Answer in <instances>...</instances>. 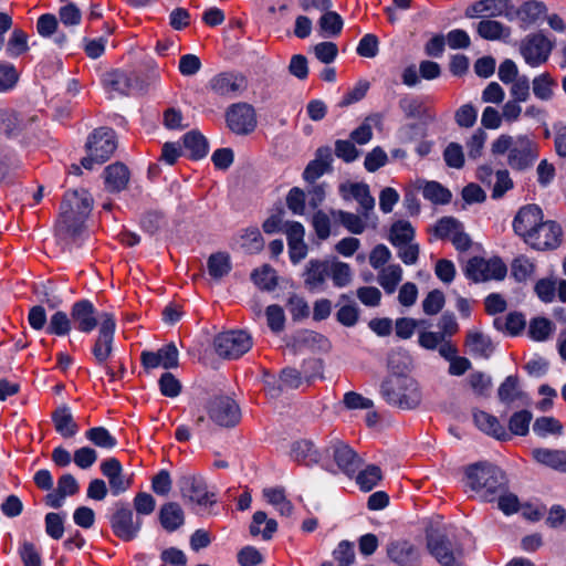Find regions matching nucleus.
<instances>
[{"label": "nucleus", "mask_w": 566, "mask_h": 566, "mask_svg": "<svg viewBox=\"0 0 566 566\" xmlns=\"http://www.w3.org/2000/svg\"><path fill=\"white\" fill-rule=\"evenodd\" d=\"M247 87L245 77L234 72H223L214 75L208 88L216 95L227 98L235 97Z\"/></svg>", "instance_id": "a211bd4d"}, {"label": "nucleus", "mask_w": 566, "mask_h": 566, "mask_svg": "<svg viewBox=\"0 0 566 566\" xmlns=\"http://www.w3.org/2000/svg\"><path fill=\"white\" fill-rule=\"evenodd\" d=\"M381 478L382 474L380 468L375 464H370L357 474L356 482L360 490L368 492L379 483Z\"/></svg>", "instance_id": "3c124183"}, {"label": "nucleus", "mask_w": 566, "mask_h": 566, "mask_svg": "<svg viewBox=\"0 0 566 566\" xmlns=\"http://www.w3.org/2000/svg\"><path fill=\"white\" fill-rule=\"evenodd\" d=\"M462 224L452 217L441 218L433 228V233L439 239H449L453 237Z\"/></svg>", "instance_id": "e2e57ef3"}, {"label": "nucleus", "mask_w": 566, "mask_h": 566, "mask_svg": "<svg viewBox=\"0 0 566 566\" xmlns=\"http://www.w3.org/2000/svg\"><path fill=\"white\" fill-rule=\"evenodd\" d=\"M207 412L211 421L226 428L234 427L241 418L238 403L227 396L210 399L207 405Z\"/></svg>", "instance_id": "9b49d317"}, {"label": "nucleus", "mask_w": 566, "mask_h": 566, "mask_svg": "<svg viewBox=\"0 0 566 566\" xmlns=\"http://www.w3.org/2000/svg\"><path fill=\"white\" fill-rule=\"evenodd\" d=\"M465 345L471 354L484 358H488L493 352L491 339L479 332H469Z\"/></svg>", "instance_id": "ea45409f"}, {"label": "nucleus", "mask_w": 566, "mask_h": 566, "mask_svg": "<svg viewBox=\"0 0 566 566\" xmlns=\"http://www.w3.org/2000/svg\"><path fill=\"white\" fill-rule=\"evenodd\" d=\"M117 148L115 132L111 128L99 127L88 137L86 143L87 156L81 160V165L92 170L94 164L102 165L111 158Z\"/></svg>", "instance_id": "39448f33"}, {"label": "nucleus", "mask_w": 566, "mask_h": 566, "mask_svg": "<svg viewBox=\"0 0 566 566\" xmlns=\"http://www.w3.org/2000/svg\"><path fill=\"white\" fill-rule=\"evenodd\" d=\"M101 471L107 478L111 492L115 496L126 492L133 483V478L123 472V467L116 458L102 462Z\"/></svg>", "instance_id": "b1692460"}, {"label": "nucleus", "mask_w": 566, "mask_h": 566, "mask_svg": "<svg viewBox=\"0 0 566 566\" xmlns=\"http://www.w3.org/2000/svg\"><path fill=\"white\" fill-rule=\"evenodd\" d=\"M418 188L422 189L426 199L437 205H446L451 200V192L437 181H419Z\"/></svg>", "instance_id": "4c0bfd02"}, {"label": "nucleus", "mask_w": 566, "mask_h": 566, "mask_svg": "<svg viewBox=\"0 0 566 566\" xmlns=\"http://www.w3.org/2000/svg\"><path fill=\"white\" fill-rule=\"evenodd\" d=\"M329 275L333 280V283L337 287L347 286L353 279V273L349 264L334 261L329 263Z\"/></svg>", "instance_id": "864d4df0"}, {"label": "nucleus", "mask_w": 566, "mask_h": 566, "mask_svg": "<svg viewBox=\"0 0 566 566\" xmlns=\"http://www.w3.org/2000/svg\"><path fill=\"white\" fill-rule=\"evenodd\" d=\"M310 384L311 376L306 371L302 373L295 368H284L280 374V382L284 388L296 389L302 386L303 382Z\"/></svg>", "instance_id": "4d7b16f0"}, {"label": "nucleus", "mask_w": 566, "mask_h": 566, "mask_svg": "<svg viewBox=\"0 0 566 566\" xmlns=\"http://www.w3.org/2000/svg\"><path fill=\"white\" fill-rule=\"evenodd\" d=\"M478 111L472 104L460 106L454 114L455 123L463 128H471L476 123Z\"/></svg>", "instance_id": "774afa93"}, {"label": "nucleus", "mask_w": 566, "mask_h": 566, "mask_svg": "<svg viewBox=\"0 0 566 566\" xmlns=\"http://www.w3.org/2000/svg\"><path fill=\"white\" fill-rule=\"evenodd\" d=\"M29 50L28 35L21 29H15L7 44V53L11 57H18Z\"/></svg>", "instance_id": "13d9d810"}, {"label": "nucleus", "mask_w": 566, "mask_h": 566, "mask_svg": "<svg viewBox=\"0 0 566 566\" xmlns=\"http://www.w3.org/2000/svg\"><path fill=\"white\" fill-rule=\"evenodd\" d=\"M511 271L518 282H524L534 274L535 264L527 256L518 255L513 260Z\"/></svg>", "instance_id": "052dcab7"}, {"label": "nucleus", "mask_w": 566, "mask_h": 566, "mask_svg": "<svg viewBox=\"0 0 566 566\" xmlns=\"http://www.w3.org/2000/svg\"><path fill=\"white\" fill-rule=\"evenodd\" d=\"M415 238V229L409 221L399 220L390 228L389 240L395 245L409 243Z\"/></svg>", "instance_id": "de8ad7c7"}, {"label": "nucleus", "mask_w": 566, "mask_h": 566, "mask_svg": "<svg viewBox=\"0 0 566 566\" xmlns=\"http://www.w3.org/2000/svg\"><path fill=\"white\" fill-rule=\"evenodd\" d=\"M52 421L56 432L65 439L74 437L78 431V426L66 405L57 407L52 412Z\"/></svg>", "instance_id": "cd10ccee"}, {"label": "nucleus", "mask_w": 566, "mask_h": 566, "mask_svg": "<svg viewBox=\"0 0 566 566\" xmlns=\"http://www.w3.org/2000/svg\"><path fill=\"white\" fill-rule=\"evenodd\" d=\"M291 458L300 464L310 467L319 462L321 454L311 440H298L291 447Z\"/></svg>", "instance_id": "7c9ffc66"}, {"label": "nucleus", "mask_w": 566, "mask_h": 566, "mask_svg": "<svg viewBox=\"0 0 566 566\" xmlns=\"http://www.w3.org/2000/svg\"><path fill=\"white\" fill-rule=\"evenodd\" d=\"M326 453L332 455L337 468L348 476L354 475L363 464V460L346 443L332 441L326 448Z\"/></svg>", "instance_id": "6ab92c4d"}, {"label": "nucleus", "mask_w": 566, "mask_h": 566, "mask_svg": "<svg viewBox=\"0 0 566 566\" xmlns=\"http://www.w3.org/2000/svg\"><path fill=\"white\" fill-rule=\"evenodd\" d=\"M106 189L111 192L124 190L129 181V170L122 163H115L107 166L104 170Z\"/></svg>", "instance_id": "c85d7f7f"}, {"label": "nucleus", "mask_w": 566, "mask_h": 566, "mask_svg": "<svg viewBox=\"0 0 566 566\" xmlns=\"http://www.w3.org/2000/svg\"><path fill=\"white\" fill-rule=\"evenodd\" d=\"M380 392L389 405L403 410L417 408L422 400L418 381L409 375H389L382 381Z\"/></svg>", "instance_id": "20e7f679"}, {"label": "nucleus", "mask_w": 566, "mask_h": 566, "mask_svg": "<svg viewBox=\"0 0 566 566\" xmlns=\"http://www.w3.org/2000/svg\"><path fill=\"white\" fill-rule=\"evenodd\" d=\"M499 399L504 403H511L517 399H523L526 395L520 389L518 378L509 376L500 385L497 390Z\"/></svg>", "instance_id": "a18cd8bd"}, {"label": "nucleus", "mask_w": 566, "mask_h": 566, "mask_svg": "<svg viewBox=\"0 0 566 566\" xmlns=\"http://www.w3.org/2000/svg\"><path fill=\"white\" fill-rule=\"evenodd\" d=\"M140 360L146 369L163 367L165 369L177 368L179 365V353L174 343H169L157 352L145 350L140 355Z\"/></svg>", "instance_id": "4be33fe9"}, {"label": "nucleus", "mask_w": 566, "mask_h": 566, "mask_svg": "<svg viewBox=\"0 0 566 566\" xmlns=\"http://www.w3.org/2000/svg\"><path fill=\"white\" fill-rule=\"evenodd\" d=\"M402 280V269L398 264H390L382 268L378 275V282L388 294L396 291L397 285Z\"/></svg>", "instance_id": "c03bdc74"}, {"label": "nucleus", "mask_w": 566, "mask_h": 566, "mask_svg": "<svg viewBox=\"0 0 566 566\" xmlns=\"http://www.w3.org/2000/svg\"><path fill=\"white\" fill-rule=\"evenodd\" d=\"M71 317L74 326L82 333H91L101 324V314L88 300L75 302L71 308Z\"/></svg>", "instance_id": "5701e85b"}, {"label": "nucleus", "mask_w": 566, "mask_h": 566, "mask_svg": "<svg viewBox=\"0 0 566 566\" xmlns=\"http://www.w3.org/2000/svg\"><path fill=\"white\" fill-rule=\"evenodd\" d=\"M184 145L186 150H188L190 156L195 159L202 158L208 153V144L206 138L197 132L187 133L184 136Z\"/></svg>", "instance_id": "09e8293b"}, {"label": "nucleus", "mask_w": 566, "mask_h": 566, "mask_svg": "<svg viewBox=\"0 0 566 566\" xmlns=\"http://www.w3.org/2000/svg\"><path fill=\"white\" fill-rule=\"evenodd\" d=\"M468 485L478 492L485 502H492L496 495L506 491L507 479L505 473L496 465L480 462L465 470Z\"/></svg>", "instance_id": "7ed1b4c3"}, {"label": "nucleus", "mask_w": 566, "mask_h": 566, "mask_svg": "<svg viewBox=\"0 0 566 566\" xmlns=\"http://www.w3.org/2000/svg\"><path fill=\"white\" fill-rule=\"evenodd\" d=\"M159 520L166 531L174 532L184 525L185 513L178 503L169 502L161 506Z\"/></svg>", "instance_id": "473e14b6"}, {"label": "nucleus", "mask_w": 566, "mask_h": 566, "mask_svg": "<svg viewBox=\"0 0 566 566\" xmlns=\"http://www.w3.org/2000/svg\"><path fill=\"white\" fill-rule=\"evenodd\" d=\"M178 486L181 497L189 503L206 509L217 502L216 494L208 491L207 483L200 475L184 474L178 480Z\"/></svg>", "instance_id": "6e6552de"}, {"label": "nucleus", "mask_w": 566, "mask_h": 566, "mask_svg": "<svg viewBox=\"0 0 566 566\" xmlns=\"http://www.w3.org/2000/svg\"><path fill=\"white\" fill-rule=\"evenodd\" d=\"M263 496L265 500L283 516H290L293 512L292 503L286 499L284 489L282 488H269L263 490Z\"/></svg>", "instance_id": "37998d69"}, {"label": "nucleus", "mask_w": 566, "mask_h": 566, "mask_svg": "<svg viewBox=\"0 0 566 566\" xmlns=\"http://www.w3.org/2000/svg\"><path fill=\"white\" fill-rule=\"evenodd\" d=\"M137 77L133 73L119 70L107 72L103 76V85L108 92L127 95L136 86Z\"/></svg>", "instance_id": "393cba45"}, {"label": "nucleus", "mask_w": 566, "mask_h": 566, "mask_svg": "<svg viewBox=\"0 0 566 566\" xmlns=\"http://www.w3.org/2000/svg\"><path fill=\"white\" fill-rule=\"evenodd\" d=\"M473 419L476 427L486 434L502 441L510 439V434L496 417L479 410L473 413Z\"/></svg>", "instance_id": "c756f323"}, {"label": "nucleus", "mask_w": 566, "mask_h": 566, "mask_svg": "<svg viewBox=\"0 0 566 566\" xmlns=\"http://www.w3.org/2000/svg\"><path fill=\"white\" fill-rule=\"evenodd\" d=\"M532 418V412L527 410L514 412L509 420L510 431L516 436H526L530 430Z\"/></svg>", "instance_id": "bf43d9fd"}, {"label": "nucleus", "mask_w": 566, "mask_h": 566, "mask_svg": "<svg viewBox=\"0 0 566 566\" xmlns=\"http://www.w3.org/2000/svg\"><path fill=\"white\" fill-rule=\"evenodd\" d=\"M72 317L70 318L65 312H55L48 324L46 332L56 336H64L72 328Z\"/></svg>", "instance_id": "5fc2aeb1"}, {"label": "nucleus", "mask_w": 566, "mask_h": 566, "mask_svg": "<svg viewBox=\"0 0 566 566\" xmlns=\"http://www.w3.org/2000/svg\"><path fill=\"white\" fill-rule=\"evenodd\" d=\"M318 27L322 36L334 38L340 34L344 21L337 12L327 9L322 12Z\"/></svg>", "instance_id": "c9c22d12"}, {"label": "nucleus", "mask_w": 566, "mask_h": 566, "mask_svg": "<svg viewBox=\"0 0 566 566\" xmlns=\"http://www.w3.org/2000/svg\"><path fill=\"white\" fill-rule=\"evenodd\" d=\"M332 216L353 234H360L365 231L370 219L365 218L360 212L353 213L344 210H334Z\"/></svg>", "instance_id": "f704fd0d"}, {"label": "nucleus", "mask_w": 566, "mask_h": 566, "mask_svg": "<svg viewBox=\"0 0 566 566\" xmlns=\"http://www.w3.org/2000/svg\"><path fill=\"white\" fill-rule=\"evenodd\" d=\"M476 32L481 38L490 41L506 40L511 35L509 27L491 19L481 20L476 25Z\"/></svg>", "instance_id": "72a5a7b5"}, {"label": "nucleus", "mask_w": 566, "mask_h": 566, "mask_svg": "<svg viewBox=\"0 0 566 566\" xmlns=\"http://www.w3.org/2000/svg\"><path fill=\"white\" fill-rule=\"evenodd\" d=\"M493 324L497 331L506 332L514 336L525 328L526 321L522 313L512 312L505 317H496Z\"/></svg>", "instance_id": "58836bf2"}, {"label": "nucleus", "mask_w": 566, "mask_h": 566, "mask_svg": "<svg viewBox=\"0 0 566 566\" xmlns=\"http://www.w3.org/2000/svg\"><path fill=\"white\" fill-rule=\"evenodd\" d=\"M213 345L220 357L237 359L251 349L252 338L244 331H229L219 334Z\"/></svg>", "instance_id": "0eeeda50"}, {"label": "nucleus", "mask_w": 566, "mask_h": 566, "mask_svg": "<svg viewBox=\"0 0 566 566\" xmlns=\"http://www.w3.org/2000/svg\"><path fill=\"white\" fill-rule=\"evenodd\" d=\"M543 221L542 209L536 205H526L514 217L513 230L525 242Z\"/></svg>", "instance_id": "aec40b11"}, {"label": "nucleus", "mask_w": 566, "mask_h": 566, "mask_svg": "<svg viewBox=\"0 0 566 566\" xmlns=\"http://www.w3.org/2000/svg\"><path fill=\"white\" fill-rule=\"evenodd\" d=\"M427 547L441 566H463V549L461 545L452 542L444 534H429L427 536Z\"/></svg>", "instance_id": "423d86ee"}, {"label": "nucleus", "mask_w": 566, "mask_h": 566, "mask_svg": "<svg viewBox=\"0 0 566 566\" xmlns=\"http://www.w3.org/2000/svg\"><path fill=\"white\" fill-rule=\"evenodd\" d=\"M228 127L235 134L251 133L256 125L254 109L247 103H237L229 107L226 114Z\"/></svg>", "instance_id": "dca6fc26"}, {"label": "nucleus", "mask_w": 566, "mask_h": 566, "mask_svg": "<svg viewBox=\"0 0 566 566\" xmlns=\"http://www.w3.org/2000/svg\"><path fill=\"white\" fill-rule=\"evenodd\" d=\"M465 275L474 282H485L490 280H503L507 273L506 265L499 258L485 260L474 256L465 265Z\"/></svg>", "instance_id": "9d476101"}, {"label": "nucleus", "mask_w": 566, "mask_h": 566, "mask_svg": "<svg viewBox=\"0 0 566 566\" xmlns=\"http://www.w3.org/2000/svg\"><path fill=\"white\" fill-rule=\"evenodd\" d=\"M533 93L542 101H549L553 96V85L555 84L553 78L547 74H541L536 76L533 82Z\"/></svg>", "instance_id": "680f3d73"}, {"label": "nucleus", "mask_w": 566, "mask_h": 566, "mask_svg": "<svg viewBox=\"0 0 566 566\" xmlns=\"http://www.w3.org/2000/svg\"><path fill=\"white\" fill-rule=\"evenodd\" d=\"M114 534L123 541L134 539L140 527V518H134L133 511L123 503L116 504V511L111 517Z\"/></svg>", "instance_id": "ddd939ff"}, {"label": "nucleus", "mask_w": 566, "mask_h": 566, "mask_svg": "<svg viewBox=\"0 0 566 566\" xmlns=\"http://www.w3.org/2000/svg\"><path fill=\"white\" fill-rule=\"evenodd\" d=\"M93 207V198L85 189L64 193L55 222V235L64 245L77 243L85 231V220Z\"/></svg>", "instance_id": "f257e3e1"}, {"label": "nucleus", "mask_w": 566, "mask_h": 566, "mask_svg": "<svg viewBox=\"0 0 566 566\" xmlns=\"http://www.w3.org/2000/svg\"><path fill=\"white\" fill-rule=\"evenodd\" d=\"M231 270L230 256L227 253L218 252L211 254L208 260L209 274L214 279H221Z\"/></svg>", "instance_id": "8fccbe9b"}, {"label": "nucleus", "mask_w": 566, "mask_h": 566, "mask_svg": "<svg viewBox=\"0 0 566 566\" xmlns=\"http://www.w3.org/2000/svg\"><path fill=\"white\" fill-rule=\"evenodd\" d=\"M532 457L542 465L566 473V450L536 448L532 450Z\"/></svg>", "instance_id": "bb28decb"}, {"label": "nucleus", "mask_w": 566, "mask_h": 566, "mask_svg": "<svg viewBox=\"0 0 566 566\" xmlns=\"http://www.w3.org/2000/svg\"><path fill=\"white\" fill-rule=\"evenodd\" d=\"M241 245L249 253L260 252L264 247V241L259 229H247L241 237Z\"/></svg>", "instance_id": "69168bd1"}, {"label": "nucleus", "mask_w": 566, "mask_h": 566, "mask_svg": "<svg viewBox=\"0 0 566 566\" xmlns=\"http://www.w3.org/2000/svg\"><path fill=\"white\" fill-rule=\"evenodd\" d=\"M329 275V262L311 260L306 265L304 273V283L308 290H316L321 287Z\"/></svg>", "instance_id": "2f4dec72"}, {"label": "nucleus", "mask_w": 566, "mask_h": 566, "mask_svg": "<svg viewBox=\"0 0 566 566\" xmlns=\"http://www.w3.org/2000/svg\"><path fill=\"white\" fill-rule=\"evenodd\" d=\"M339 193L345 201H357L360 212L365 218L370 219L374 214L375 198L370 195L369 186L365 182H343L339 185Z\"/></svg>", "instance_id": "4468645a"}, {"label": "nucleus", "mask_w": 566, "mask_h": 566, "mask_svg": "<svg viewBox=\"0 0 566 566\" xmlns=\"http://www.w3.org/2000/svg\"><path fill=\"white\" fill-rule=\"evenodd\" d=\"M555 331L553 322L545 317H535L530 322L528 336L535 342L547 340Z\"/></svg>", "instance_id": "49530a36"}, {"label": "nucleus", "mask_w": 566, "mask_h": 566, "mask_svg": "<svg viewBox=\"0 0 566 566\" xmlns=\"http://www.w3.org/2000/svg\"><path fill=\"white\" fill-rule=\"evenodd\" d=\"M476 178L488 188L492 190L493 199L502 198L514 186L507 169L493 171L489 165H482L476 170Z\"/></svg>", "instance_id": "2eb2a0df"}, {"label": "nucleus", "mask_w": 566, "mask_h": 566, "mask_svg": "<svg viewBox=\"0 0 566 566\" xmlns=\"http://www.w3.org/2000/svg\"><path fill=\"white\" fill-rule=\"evenodd\" d=\"M533 431L539 437L559 436L563 433V424L554 417H539L533 424Z\"/></svg>", "instance_id": "6e6d98bb"}, {"label": "nucleus", "mask_w": 566, "mask_h": 566, "mask_svg": "<svg viewBox=\"0 0 566 566\" xmlns=\"http://www.w3.org/2000/svg\"><path fill=\"white\" fill-rule=\"evenodd\" d=\"M494 156L506 155V164L515 171L533 167L538 158V145L527 135L501 134L491 144Z\"/></svg>", "instance_id": "f03ea898"}, {"label": "nucleus", "mask_w": 566, "mask_h": 566, "mask_svg": "<svg viewBox=\"0 0 566 566\" xmlns=\"http://www.w3.org/2000/svg\"><path fill=\"white\" fill-rule=\"evenodd\" d=\"M277 530V523L273 518H268L266 513L263 511H256L253 514L252 523L250 525V533L253 536L262 533L264 539L272 538L273 534Z\"/></svg>", "instance_id": "e433bc0d"}, {"label": "nucleus", "mask_w": 566, "mask_h": 566, "mask_svg": "<svg viewBox=\"0 0 566 566\" xmlns=\"http://www.w3.org/2000/svg\"><path fill=\"white\" fill-rule=\"evenodd\" d=\"M332 149L329 147H321L316 150L315 159L306 166L303 178L308 182H314L325 172L331 170Z\"/></svg>", "instance_id": "a878e982"}, {"label": "nucleus", "mask_w": 566, "mask_h": 566, "mask_svg": "<svg viewBox=\"0 0 566 566\" xmlns=\"http://www.w3.org/2000/svg\"><path fill=\"white\" fill-rule=\"evenodd\" d=\"M115 327L114 316L106 312L102 313L98 335L92 348L98 365H105L113 353Z\"/></svg>", "instance_id": "f8f14e48"}, {"label": "nucleus", "mask_w": 566, "mask_h": 566, "mask_svg": "<svg viewBox=\"0 0 566 566\" xmlns=\"http://www.w3.org/2000/svg\"><path fill=\"white\" fill-rule=\"evenodd\" d=\"M85 437L94 446L103 449H113L116 447V439L104 427H94L85 432Z\"/></svg>", "instance_id": "603ef678"}, {"label": "nucleus", "mask_w": 566, "mask_h": 566, "mask_svg": "<svg viewBox=\"0 0 566 566\" xmlns=\"http://www.w3.org/2000/svg\"><path fill=\"white\" fill-rule=\"evenodd\" d=\"M562 241V228L555 221H543L541 226L526 239L531 248L545 251L556 249Z\"/></svg>", "instance_id": "f3484780"}, {"label": "nucleus", "mask_w": 566, "mask_h": 566, "mask_svg": "<svg viewBox=\"0 0 566 566\" xmlns=\"http://www.w3.org/2000/svg\"><path fill=\"white\" fill-rule=\"evenodd\" d=\"M388 558L398 566H419L421 552L418 546L406 539H396L388 543Z\"/></svg>", "instance_id": "412c9836"}, {"label": "nucleus", "mask_w": 566, "mask_h": 566, "mask_svg": "<svg viewBox=\"0 0 566 566\" xmlns=\"http://www.w3.org/2000/svg\"><path fill=\"white\" fill-rule=\"evenodd\" d=\"M554 49V43L542 32L526 35L520 44V52L525 62L536 67L544 64Z\"/></svg>", "instance_id": "1a4fd4ad"}, {"label": "nucleus", "mask_w": 566, "mask_h": 566, "mask_svg": "<svg viewBox=\"0 0 566 566\" xmlns=\"http://www.w3.org/2000/svg\"><path fill=\"white\" fill-rule=\"evenodd\" d=\"M251 280L262 291H273L277 285L276 271L269 264L255 269L251 273Z\"/></svg>", "instance_id": "79ce46f5"}, {"label": "nucleus", "mask_w": 566, "mask_h": 566, "mask_svg": "<svg viewBox=\"0 0 566 566\" xmlns=\"http://www.w3.org/2000/svg\"><path fill=\"white\" fill-rule=\"evenodd\" d=\"M467 381L476 396H486L492 387L491 377L482 371L470 374Z\"/></svg>", "instance_id": "0e129e2a"}, {"label": "nucleus", "mask_w": 566, "mask_h": 566, "mask_svg": "<svg viewBox=\"0 0 566 566\" xmlns=\"http://www.w3.org/2000/svg\"><path fill=\"white\" fill-rule=\"evenodd\" d=\"M547 11L546 6L536 0L524 2L516 11V17L525 24L535 23Z\"/></svg>", "instance_id": "a19ab883"}, {"label": "nucleus", "mask_w": 566, "mask_h": 566, "mask_svg": "<svg viewBox=\"0 0 566 566\" xmlns=\"http://www.w3.org/2000/svg\"><path fill=\"white\" fill-rule=\"evenodd\" d=\"M268 326L274 333H280L285 326V314L280 305L273 304L265 308Z\"/></svg>", "instance_id": "338daca9"}]
</instances>
